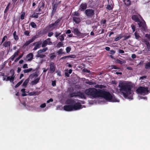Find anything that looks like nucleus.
I'll return each instance as SVG.
<instances>
[{
    "label": "nucleus",
    "instance_id": "obj_12",
    "mask_svg": "<svg viewBox=\"0 0 150 150\" xmlns=\"http://www.w3.org/2000/svg\"><path fill=\"white\" fill-rule=\"evenodd\" d=\"M87 7V4L86 3L81 4L79 7V11H83Z\"/></svg>",
    "mask_w": 150,
    "mask_h": 150
},
{
    "label": "nucleus",
    "instance_id": "obj_36",
    "mask_svg": "<svg viewBox=\"0 0 150 150\" xmlns=\"http://www.w3.org/2000/svg\"><path fill=\"white\" fill-rule=\"evenodd\" d=\"M96 88H104L105 87V86L102 85H97L95 86Z\"/></svg>",
    "mask_w": 150,
    "mask_h": 150
},
{
    "label": "nucleus",
    "instance_id": "obj_24",
    "mask_svg": "<svg viewBox=\"0 0 150 150\" xmlns=\"http://www.w3.org/2000/svg\"><path fill=\"white\" fill-rule=\"evenodd\" d=\"M115 62L117 63H119L120 64H125L126 63V61L125 60L121 61L119 59H117L115 61Z\"/></svg>",
    "mask_w": 150,
    "mask_h": 150
},
{
    "label": "nucleus",
    "instance_id": "obj_34",
    "mask_svg": "<svg viewBox=\"0 0 150 150\" xmlns=\"http://www.w3.org/2000/svg\"><path fill=\"white\" fill-rule=\"evenodd\" d=\"M70 96L71 97H76V96H78L77 93H74L71 94L70 95Z\"/></svg>",
    "mask_w": 150,
    "mask_h": 150
},
{
    "label": "nucleus",
    "instance_id": "obj_51",
    "mask_svg": "<svg viewBox=\"0 0 150 150\" xmlns=\"http://www.w3.org/2000/svg\"><path fill=\"white\" fill-rule=\"evenodd\" d=\"M86 23L87 25H89L91 23V21L88 20L86 21Z\"/></svg>",
    "mask_w": 150,
    "mask_h": 150
},
{
    "label": "nucleus",
    "instance_id": "obj_60",
    "mask_svg": "<svg viewBox=\"0 0 150 150\" xmlns=\"http://www.w3.org/2000/svg\"><path fill=\"white\" fill-rule=\"evenodd\" d=\"M46 106V104L45 103H43L42 104H41L40 106V107L41 108H45Z\"/></svg>",
    "mask_w": 150,
    "mask_h": 150
},
{
    "label": "nucleus",
    "instance_id": "obj_39",
    "mask_svg": "<svg viewBox=\"0 0 150 150\" xmlns=\"http://www.w3.org/2000/svg\"><path fill=\"white\" fill-rule=\"evenodd\" d=\"M59 38L60 40L62 42L63 41L64 39V38L63 35H62L60 36H59Z\"/></svg>",
    "mask_w": 150,
    "mask_h": 150
},
{
    "label": "nucleus",
    "instance_id": "obj_7",
    "mask_svg": "<svg viewBox=\"0 0 150 150\" xmlns=\"http://www.w3.org/2000/svg\"><path fill=\"white\" fill-rule=\"evenodd\" d=\"M142 21H141L140 20L139 21H138V24L139 26L141 28L144 30H145L146 29V25L144 21L142 18L141 19Z\"/></svg>",
    "mask_w": 150,
    "mask_h": 150
},
{
    "label": "nucleus",
    "instance_id": "obj_43",
    "mask_svg": "<svg viewBox=\"0 0 150 150\" xmlns=\"http://www.w3.org/2000/svg\"><path fill=\"white\" fill-rule=\"evenodd\" d=\"M31 25L33 28H36L37 27L36 25L33 22H32L31 23Z\"/></svg>",
    "mask_w": 150,
    "mask_h": 150
},
{
    "label": "nucleus",
    "instance_id": "obj_2",
    "mask_svg": "<svg viewBox=\"0 0 150 150\" xmlns=\"http://www.w3.org/2000/svg\"><path fill=\"white\" fill-rule=\"evenodd\" d=\"M119 87L120 92L125 98L132 95L133 93L131 89L133 86L131 83L125 81L121 82L119 83Z\"/></svg>",
    "mask_w": 150,
    "mask_h": 150
},
{
    "label": "nucleus",
    "instance_id": "obj_4",
    "mask_svg": "<svg viewBox=\"0 0 150 150\" xmlns=\"http://www.w3.org/2000/svg\"><path fill=\"white\" fill-rule=\"evenodd\" d=\"M62 17L59 18L54 23L50 24L48 26V28L50 30H52L54 29H59L62 24L59 25V24L62 20Z\"/></svg>",
    "mask_w": 150,
    "mask_h": 150
},
{
    "label": "nucleus",
    "instance_id": "obj_57",
    "mask_svg": "<svg viewBox=\"0 0 150 150\" xmlns=\"http://www.w3.org/2000/svg\"><path fill=\"white\" fill-rule=\"evenodd\" d=\"M4 65L3 64L0 66V71H1L4 69Z\"/></svg>",
    "mask_w": 150,
    "mask_h": 150
},
{
    "label": "nucleus",
    "instance_id": "obj_11",
    "mask_svg": "<svg viewBox=\"0 0 150 150\" xmlns=\"http://www.w3.org/2000/svg\"><path fill=\"white\" fill-rule=\"evenodd\" d=\"M139 18L142 19V17L139 15H133L132 16V19L136 22H138L139 21V20H140Z\"/></svg>",
    "mask_w": 150,
    "mask_h": 150
},
{
    "label": "nucleus",
    "instance_id": "obj_55",
    "mask_svg": "<svg viewBox=\"0 0 150 150\" xmlns=\"http://www.w3.org/2000/svg\"><path fill=\"white\" fill-rule=\"evenodd\" d=\"M74 15L78 16L80 15V14L77 11H75L74 13Z\"/></svg>",
    "mask_w": 150,
    "mask_h": 150
},
{
    "label": "nucleus",
    "instance_id": "obj_42",
    "mask_svg": "<svg viewBox=\"0 0 150 150\" xmlns=\"http://www.w3.org/2000/svg\"><path fill=\"white\" fill-rule=\"evenodd\" d=\"M23 55V54H22L21 55H20L15 60V62H16L18 61L20 58H21Z\"/></svg>",
    "mask_w": 150,
    "mask_h": 150
},
{
    "label": "nucleus",
    "instance_id": "obj_44",
    "mask_svg": "<svg viewBox=\"0 0 150 150\" xmlns=\"http://www.w3.org/2000/svg\"><path fill=\"white\" fill-rule=\"evenodd\" d=\"M66 50L67 53H69L71 50V48L69 47H67Z\"/></svg>",
    "mask_w": 150,
    "mask_h": 150
},
{
    "label": "nucleus",
    "instance_id": "obj_53",
    "mask_svg": "<svg viewBox=\"0 0 150 150\" xmlns=\"http://www.w3.org/2000/svg\"><path fill=\"white\" fill-rule=\"evenodd\" d=\"M41 6H39L40 8H44L45 6V4L43 2H42L41 4Z\"/></svg>",
    "mask_w": 150,
    "mask_h": 150
},
{
    "label": "nucleus",
    "instance_id": "obj_49",
    "mask_svg": "<svg viewBox=\"0 0 150 150\" xmlns=\"http://www.w3.org/2000/svg\"><path fill=\"white\" fill-rule=\"evenodd\" d=\"M131 27L132 28V29L133 30V32H134V31H135V26L134 25H133V24H132L131 25Z\"/></svg>",
    "mask_w": 150,
    "mask_h": 150
},
{
    "label": "nucleus",
    "instance_id": "obj_23",
    "mask_svg": "<svg viewBox=\"0 0 150 150\" xmlns=\"http://www.w3.org/2000/svg\"><path fill=\"white\" fill-rule=\"evenodd\" d=\"M56 57V55L54 53H51L50 54V59L51 60H53Z\"/></svg>",
    "mask_w": 150,
    "mask_h": 150
},
{
    "label": "nucleus",
    "instance_id": "obj_54",
    "mask_svg": "<svg viewBox=\"0 0 150 150\" xmlns=\"http://www.w3.org/2000/svg\"><path fill=\"white\" fill-rule=\"evenodd\" d=\"M86 83L90 85H91L94 84V82L91 81H88L86 82Z\"/></svg>",
    "mask_w": 150,
    "mask_h": 150
},
{
    "label": "nucleus",
    "instance_id": "obj_20",
    "mask_svg": "<svg viewBox=\"0 0 150 150\" xmlns=\"http://www.w3.org/2000/svg\"><path fill=\"white\" fill-rule=\"evenodd\" d=\"M40 79V78H38L34 80L33 81L31 82V84L33 85H35L38 83Z\"/></svg>",
    "mask_w": 150,
    "mask_h": 150
},
{
    "label": "nucleus",
    "instance_id": "obj_58",
    "mask_svg": "<svg viewBox=\"0 0 150 150\" xmlns=\"http://www.w3.org/2000/svg\"><path fill=\"white\" fill-rule=\"evenodd\" d=\"M53 34V33L52 32H50L48 33V36L49 37H50L52 36Z\"/></svg>",
    "mask_w": 150,
    "mask_h": 150
},
{
    "label": "nucleus",
    "instance_id": "obj_41",
    "mask_svg": "<svg viewBox=\"0 0 150 150\" xmlns=\"http://www.w3.org/2000/svg\"><path fill=\"white\" fill-rule=\"evenodd\" d=\"M46 41H44L43 42L42 44V47H45L47 45V44L46 43Z\"/></svg>",
    "mask_w": 150,
    "mask_h": 150
},
{
    "label": "nucleus",
    "instance_id": "obj_25",
    "mask_svg": "<svg viewBox=\"0 0 150 150\" xmlns=\"http://www.w3.org/2000/svg\"><path fill=\"white\" fill-rule=\"evenodd\" d=\"M32 70L33 69L32 68H30L28 69H25L23 70V72L25 73H28L32 71Z\"/></svg>",
    "mask_w": 150,
    "mask_h": 150
},
{
    "label": "nucleus",
    "instance_id": "obj_19",
    "mask_svg": "<svg viewBox=\"0 0 150 150\" xmlns=\"http://www.w3.org/2000/svg\"><path fill=\"white\" fill-rule=\"evenodd\" d=\"M46 55L43 54L42 53L38 54L37 53V54L36 55V58H43L46 57Z\"/></svg>",
    "mask_w": 150,
    "mask_h": 150
},
{
    "label": "nucleus",
    "instance_id": "obj_47",
    "mask_svg": "<svg viewBox=\"0 0 150 150\" xmlns=\"http://www.w3.org/2000/svg\"><path fill=\"white\" fill-rule=\"evenodd\" d=\"M63 49H60L57 52V53L59 54H62V53H63Z\"/></svg>",
    "mask_w": 150,
    "mask_h": 150
},
{
    "label": "nucleus",
    "instance_id": "obj_52",
    "mask_svg": "<svg viewBox=\"0 0 150 150\" xmlns=\"http://www.w3.org/2000/svg\"><path fill=\"white\" fill-rule=\"evenodd\" d=\"M147 76H143L139 78V80H142L144 79H146Z\"/></svg>",
    "mask_w": 150,
    "mask_h": 150
},
{
    "label": "nucleus",
    "instance_id": "obj_3",
    "mask_svg": "<svg viewBox=\"0 0 150 150\" xmlns=\"http://www.w3.org/2000/svg\"><path fill=\"white\" fill-rule=\"evenodd\" d=\"M68 104L71 105H65L64 106V110L67 111L76 110L81 109L82 107L80 103H76L74 100L72 99H69L67 100Z\"/></svg>",
    "mask_w": 150,
    "mask_h": 150
},
{
    "label": "nucleus",
    "instance_id": "obj_59",
    "mask_svg": "<svg viewBox=\"0 0 150 150\" xmlns=\"http://www.w3.org/2000/svg\"><path fill=\"white\" fill-rule=\"evenodd\" d=\"M110 51V54H114L115 53V51L113 50H111Z\"/></svg>",
    "mask_w": 150,
    "mask_h": 150
},
{
    "label": "nucleus",
    "instance_id": "obj_1",
    "mask_svg": "<svg viewBox=\"0 0 150 150\" xmlns=\"http://www.w3.org/2000/svg\"><path fill=\"white\" fill-rule=\"evenodd\" d=\"M84 93L86 95L91 96L92 98L101 97L110 102H119V100H117L109 92L101 90H97L94 88H90L86 89Z\"/></svg>",
    "mask_w": 150,
    "mask_h": 150
},
{
    "label": "nucleus",
    "instance_id": "obj_64",
    "mask_svg": "<svg viewBox=\"0 0 150 150\" xmlns=\"http://www.w3.org/2000/svg\"><path fill=\"white\" fill-rule=\"evenodd\" d=\"M106 22V20L105 19H102L101 20V22L102 24H105Z\"/></svg>",
    "mask_w": 150,
    "mask_h": 150
},
{
    "label": "nucleus",
    "instance_id": "obj_10",
    "mask_svg": "<svg viewBox=\"0 0 150 150\" xmlns=\"http://www.w3.org/2000/svg\"><path fill=\"white\" fill-rule=\"evenodd\" d=\"M42 43V42L41 41L34 42L33 43V45H35V47L33 50H36L40 48L41 47Z\"/></svg>",
    "mask_w": 150,
    "mask_h": 150
},
{
    "label": "nucleus",
    "instance_id": "obj_22",
    "mask_svg": "<svg viewBox=\"0 0 150 150\" xmlns=\"http://www.w3.org/2000/svg\"><path fill=\"white\" fill-rule=\"evenodd\" d=\"M123 2L127 6L130 5L131 1L130 0H123Z\"/></svg>",
    "mask_w": 150,
    "mask_h": 150
},
{
    "label": "nucleus",
    "instance_id": "obj_21",
    "mask_svg": "<svg viewBox=\"0 0 150 150\" xmlns=\"http://www.w3.org/2000/svg\"><path fill=\"white\" fill-rule=\"evenodd\" d=\"M86 35V33H83L80 32L77 35V36L79 38H83Z\"/></svg>",
    "mask_w": 150,
    "mask_h": 150
},
{
    "label": "nucleus",
    "instance_id": "obj_35",
    "mask_svg": "<svg viewBox=\"0 0 150 150\" xmlns=\"http://www.w3.org/2000/svg\"><path fill=\"white\" fill-rule=\"evenodd\" d=\"M23 80L22 79L20 82H18L15 86V87L17 88L23 82Z\"/></svg>",
    "mask_w": 150,
    "mask_h": 150
},
{
    "label": "nucleus",
    "instance_id": "obj_27",
    "mask_svg": "<svg viewBox=\"0 0 150 150\" xmlns=\"http://www.w3.org/2000/svg\"><path fill=\"white\" fill-rule=\"evenodd\" d=\"M16 31H14L13 33V36L14 38V39L16 40H17L18 39V36L16 35Z\"/></svg>",
    "mask_w": 150,
    "mask_h": 150
},
{
    "label": "nucleus",
    "instance_id": "obj_46",
    "mask_svg": "<svg viewBox=\"0 0 150 150\" xmlns=\"http://www.w3.org/2000/svg\"><path fill=\"white\" fill-rule=\"evenodd\" d=\"M74 56H75L74 55H73V56H72L70 55H69V56H64V57H62V58L61 59H65L67 57L74 58V57H74Z\"/></svg>",
    "mask_w": 150,
    "mask_h": 150
},
{
    "label": "nucleus",
    "instance_id": "obj_31",
    "mask_svg": "<svg viewBox=\"0 0 150 150\" xmlns=\"http://www.w3.org/2000/svg\"><path fill=\"white\" fill-rule=\"evenodd\" d=\"M31 42V41L30 40H29L25 42V43L23 45V46H26Z\"/></svg>",
    "mask_w": 150,
    "mask_h": 150
},
{
    "label": "nucleus",
    "instance_id": "obj_38",
    "mask_svg": "<svg viewBox=\"0 0 150 150\" xmlns=\"http://www.w3.org/2000/svg\"><path fill=\"white\" fill-rule=\"evenodd\" d=\"M122 37V36L121 35H119V36L117 37L115 39V41H117L120 39Z\"/></svg>",
    "mask_w": 150,
    "mask_h": 150
},
{
    "label": "nucleus",
    "instance_id": "obj_61",
    "mask_svg": "<svg viewBox=\"0 0 150 150\" xmlns=\"http://www.w3.org/2000/svg\"><path fill=\"white\" fill-rule=\"evenodd\" d=\"M19 52L18 51H16V52H15L14 54L13 55V56H14V57H15L16 56H17L18 54V53Z\"/></svg>",
    "mask_w": 150,
    "mask_h": 150
},
{
    "label": "nucleus",
    "instance_id": "obj_37",
    "mask_svg": "<svg viewBox=\"0 0 150 150\" xmlns=\"http://www.w3.org/2000/svg\"><path fill=\"white\" fill-rule=\"evenodd\" d=\"M57 5L56 4H54L53 6V11H55L57 9Z\"/></svg>",
    "mask_w": 150,
    "mask_h": 150
},
{
    "label": "nucleus",
    "instance_id": "obj_63",
    "mask_svg": "<svg viewBox=\"0 0 150 150\" xmlns=\"http://www.w3.org/2000/svg\"><path fill=\"white\" fill-rule=\"evenodd\" d=\"M118 52L119 53L122 54L124 53V51L122 50H118Z\"/></svg>",
    "mask_w": 150,
    "mask_h": 150
},
{
    "label": "nucleus",
    "instance_id": "obj_16",
    "mask_svg": "<svg viewBox=\"0 0 150 150\" xmlns=\"http://www.w3.org/2000/svg\"><path fill=\"white\" fill-rule=\"evenodd\" d=\"M77 96H78L79 97L81 98H83L84 99H86V97L84 94L83 93L78 92L77 93Z\"/></svg>",
    "mask_w": 150,
    "mask_h": 150
},
{
    "label": "nucleus",
    "instance_id": "obj_9",
    "mask_svg": "<svg viewBox=\"0 0 150 150\" xmlns=\"http://www.w3.org/2000/svg\"><path fill=\"white\" fill-rule=\"evenodd\" d=\"M10 72L12 73V75L10 76H7L6 81H9L11 82H12L14 80L15 77L14 76V71L13 70H12L10 71Z\"/></svg>",
    "mask_w": 150,
    "mask_h": 150
},
{
    "label": "nucleus",
    "instance_id": "obj_14",
    "mask_svg": "<svg viewBox=\"0 0 150 150\" xmlns=\"http://www.w3.org/2000/svg\"><path fill=\"white\" fill-rule=\"evenodd\" d=\"M71 31L72 33H74V34L76 35H77L80 32L78 28H73L71 29Z\"/></svg>",
    "mask_w": 150,
    "mask_h": 150
},
{
    "label": "nucleus",
    "instance_id": "obj_40",
    "mask_svg": "<svg viewBox=\"0 0 150 150\" xmlns=\"http://www.w3.org/2000/svg\"><path fill=\"white\" fill-rule=\"evenodd\" d=\"M134 35L135 36V38L136 39H138L140 37L139 34L137 32H136L134 33Z\"/></svg>",
    "mask_w": 150,
    "mask_h": 150
},
{
    "label": "nucleus",
    "instance_id": "obj_32",
    "mask_svg": "<svg viewBox=\"0 0 150 150\" xmlns=\"http://www.w3.org/2000/svg\"><path fill=\"white\" fill-rule=\"evenodd\" d=\"M25 14V12H21V20H23L24 18Z\"/></svg>",
    "mask_w": 150,
    "mask_h": 150
},
{
    "label": "nucleus",
    "instance_id": "obj_5",
    "mask_svg": "<svg viewBox=\"0 0 150 150\" xmlns=\"http://www.w3.org/2000/svg\"><path fill=\"white\" fill-rule=\"evenodd\" d=\"M136 92L138 94L144 96L148 94L149 91L147 87L140 86L137 89Z\"/></svg>",
    "mask_w": 150,
    "mask_h": 150
},
{
    "label": "nucleus",
    "instance_id": "obj_17",
    "mask_svg": "<svg viewBox=\"0 0 150 150\" xmlns=\"http://www.w3.org/2000/svg\"><path fill=\"white\" fill-rule=\"evenodd\" d=\"M48 50L47 47H45L44 48H43L42 49H40L37 52V53L38 54H40V53H42L43 52H45Z\"/></svg>",
    "mask_w": 150,
    "mask_h": 150
},
{
    "label": "nucleus",
    "instance_id": "obj_28",
    "mask_svg": "<svg viewBox=\"0 0 150 150\" xmlns=\"http://www.w3.org/2000/svg\"><path fill=\"white\" fill-rule=\"evenodd\" d=\"M29 81V80L28 79H26L24 82H23V86L25 87H26V86Z\"/></svg>",
    "mask_w": 150,
    "mask_h": 150
},
{
    "label": "nucleus",
    "instance_id": "obj_33",
    "mask_svg": "<svg viewBox=\"0 0 150 150\" xmlns=\"http://www.w3.org/2000/svg\"><path fill=\"white\" fill-rule=\"evenodd\" d=\"M63 45V42H59L57 45V47L59 48Z\"/></svg>",
    "mask_w": 150,
    "mask_h": 150
},
{
    "label": "nucleus",
    "instance_id": "obj_26",
    "mask_svg": "<svg viewBox=\"0 0 150 150\" xmlns=\"http://www.w3.org/2000/svg\"><path fill=\"white\" fill-rule=\"evenodd\" d=\"M50 40L51 39L50 38H48L45 41H46V43L47 45H51L52 44V43Z\"/></svg>",
    "mask_w": 150,
    "mask_h": 150
},
{
    "label": "nucleus",
    "instance_id": "obj_56",
    "mask_svg": "<svg viewBox=\"0 0 150 150\" xmlns=\"http://www.w3.org/2000/svg\"><path fill=\"white\" fill-rule=\"evenodd\" d=\"M22 67L23 69L27 68L28 67V65L27 64H25L23 65Z\"/></svg>",
    "mask_w": 150,
    "mask_h": 150
},
{
    "label": "nucleus",
    "instance_id": "obj_45",
    "mask_svg": "<svg viewBox=\"0 0 150 150\" xmlns=\"http://www.w3.org/2000/svg\"><path fill=\"white\" fill-rule=\"evenodd\" d=\"M30 31L28 30H25L24 32V34L27 36H29Z\"/></svg>",
    "mask_w": 150,
    "mask_h": 150
},
{
    "label": "nucleus",
    "instance_id": "obj_62",
    "mask_svg": "<svg viewBox=\"0 0 150 150\" xmlns=\"http://www.w3.org/2000/svg\"><path fill=\"white\" fill-rule=\"evenodd\" d=\"M52 85L53 86H56V82L55 81H52Z\"/></svg>",
    "mask_w": 150,
    "mask_h": 150
},
{
    "label": "nucleus",
    "instance_id": "obj_15",
    "mask_svg": "<svg viewBox=\"0 0 150 150\" xmlns=\"http://www.w3.org/2000/svg\"><path fill=\"white\" fill-rule=\"evenodd\" d=\"M73 21L75 22L76 23H78L80 21V18L79 17H74L73 18Z\"/></svg>",
    "mask_w": 150,
    "mask_h": 150
},
{
    "label": "nucleus",
    "instance_id": "obj_48",
    "mask_svg": "<svg viewBox=\"0 0 150 150\" xmlns=\"http://www.w3.org/2000/svg\"><path fill=\"white\" fill-rule=\"evenodd\" d=\"M106 8L107 9L109 10H111L112 9V7H111L110 5V4L108 5Z\"/></svg>",
    "mask_w": 150,
    "mask_h": 150
},
{
    "label": "nucleus",
    "instance_id": "obj_13",
    "mask_svg": "<svg viewBox=\"0 0 150 150\" xmlns=\"http://www.w3.org/2000/svg\"><path fill=\"white\" fill-rule=\"evenodd\" d=\"M33 55L32 53H30L26 56V58L28 61H31L33 59Z\"/></svg>",
    "mask_w": 150,
    "mask_h": 150
},
{
    "label": "nucleus",
    "instance_id": "obj_30",
    "mask_svg": "<svg viewBox=\"0 0 150 150\" xmlns=\"http://www.w3.org/2000/svg\"><path fill=\"white\" fill-rule=\"evenodd\" d=\"M145 67L146 69H150V61L146 64Z\"/></svg>",
    "mask_w": 150,
    "mask_h": 150
},
{
    "label": "nucleus",
    "instance_id": "obj_6",
    "mask_svg": "<svg viewBox=\"0 0 150 150\" xmlns=\"http://www.w3.org/2000/svg\"><path fill=\"white\" fill-rule=\"evenodd\" d=\"M85 15L88 18H91L94 15V10L92 9H88L85 11Z\"/></svg>",
    "mask_w": 150,
    "mask_h": 150
},
{
    "label": "nucleus",
    "instance_id": "obj_8",
    "mask_svg": "<svg viewBox=\"0 0 150 150\" xmlns=\"http://www.w3.org/2000/svg\"><path fill=\"white\" fill-rule=\"evenodd\" d=\"M50 66L49 71L50 72L52 73L55 71L56 69L55 65L53 62H51L50 63Z\"/></svg>",
    "mask_w": 150,
    "mask_h": 150
},
{
    "label": "nucleus",
    "instance_id": "obj_50",
    "mask_svg": "<svg viewBox=\"0 0 150 150\" xmlns=\"http://www.w3.org/2000/svg\"><path fill=\"white\" fill-rule=\"evenodd\" d=\"M61 34V33H58L57 32H56L55 33V37L57 38L60 34Z\"/></svg>",
    "mask_w": 150,
    "mask_h": 150
},
{
    "label": "nucleus",
    "instance_id": "obj_29",
    "mask_svg": "<svg viewBox=\"0 0 150 150\" xmlns=\"http://www.w3.org/2000/svg\"><path fill=\"white\" fill-rule=\"evenodd\" d=\"M38 35H35L33 36L30 40L32 42H33L36 38H38Z\"/></svg>",
    "mask_w": 150,
    "mask_h": 150
},
{
    "label": "nucleus",
    "instance_id": "obj_18",
    "mask_svg": "<svg viewBox=\"0 0 150 150\" xmlns=\"http://www.w3.org/2000/svg\"><path fill=\"white\" fill-rule=\"evenodd\" d=\"M11 44L10 42L8 41H6L3 44V46L6 47H10Z\"/></svg>",
    "mask_w": 150,
    "mask_h": 150
}]
</instances>
